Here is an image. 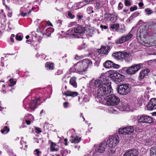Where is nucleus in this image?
I'll use <instances>...</instances> for the list:
<instances>
[{
    "mask_svg": "<svg viewBox=\"0 0 156 156\" xmlns=\"http://www.w3.org/2000/svg\"><path fill=\"white\" fill-rule=\"evenodd\" d=\"M94 83V86L93 89L96 87L98 88L97 92L98 95L99 96H104L106 94L111 93L112 91V89L111 86V83L108 80L103 77L99 80H97L94 82L93 80L90 82V88L92 87L91 83Z\"/></svg>",
    "mask_w": 156,
    "mask_h": 156,
    "instance_id": "nucleus-1",
    "label": "nucleus"
},
{
    "mask_svg": "<svg viewBox=\"0 0 156 156\" xmlns=\"http://www.w3.org/2000/svg\"><path fill=\"white\" fill-rule=\"evenodd\" d=\"M104 98L107 105L114 106L118 105L119 102V98L114 95H110L105 96Z\"/></svg>",
    "mask_w": 156,
    "mask_h": 156,
    "instance_id": "nucleus-2",
    "label": "nucleus"
},
{
    "mask_svg": "<svg viewBox=\"0 0 156 156\" xmlns=\"http://www.w3.org/2000/svg\"><path fill=\"white\" fill-rule=\"evenodd\" d=\"M105 141L108 147L111 148H114L119 142V137L117 135L111 136Z\"/></svg>",
    "mask_w": 156,
    "mask_h": 156,
    "instance_id": "nucleus-3",
    "label": "nucleus"
},
{
    "mask_svg": "<svg viewBox=\"0 0 156 156\" xmlns=\"http://www.w3.org/2000/svg\"><path fill=\"white\" fill-rule=\"evenodd\" d=\"M79 63L80 66L79 74H82L83 72L86 71L88 66H91L92 62L89 59H85L79 62Z\"/></svg>",
    "mask_w": 156,
    "mask_h": 156,
    "instance_id": "nucleus-4",
    "label": "nucleus"
},
{
    "mask_svg": "<svg viewBox=\"0 0 156 156\" xmlns=\"http://www.w3.org/2000/svg\"><path fill=\"white\" fill-rule=\"evenodd\" d=\"M130 91L129 85L127 84H123L118 85V92L120 94L126 95Z\"/></svg>",
    "mask_w": 156,
    "mask_h": 156,
    "instance_id": "nucleus-5",
    "label": "nucleus"
},
{
    "mask_svg": "<svg viewBox=\"0 0 156 156\" xmlns=\"http://www.w3.org/2000/svg\"><path fill=\"white\" fill-rule=\"evenodd\" d=\"M142 67V64H141L135 65L128 67L126 70V72L129 74H134L139 70Z\"/></svg>",
    "mask_w": 156,
    "mask_h": 156,
    "instance_id": "nucleus-6",
    "label": "nucleus"
},
{
    "mask_svg": "<svg viewBox=\"0 0 156 156\" xmlns=\"http://www.w3.org/2000/svg\"><path fill=\"white\" fill-rule=\"evenodd\" d=\"M133 34L129 33L127 34L124 35L115 41V43L117 44H122L129 40L132 37Z\"/></svg>",
    "mask_w": 156,
    "mask_h": 156,
    "instance_id": "nucleus-7",
    "label": "nucleus"
},
{
    "mask_svg": "<svg viewBox=\"0 0 156 156\" xmlns=\"http://www.w3.org/2000/svg\"><path fill=\"white\" fill-rule=\"evenodd\" d=\"M134 129L132 126H128L124 128H121L119 129V134L123 135L130 134L133 133Z\"/></svg>",
    "mask_w": 156,
    "mask_h": 156,
    "instance_id": "nucleus-8",
    "label": "nucleus"
},
{
    "mask_svg": "<svg viewBox=\"0 0 156 156\" xmlns=\"http://www.w3.org/2000/svg\"><path fill=\"white\" fill-rule=\"evenodd\" d=\"M154 122L152 118L147 115H143L140 116L138 120V123L143 122L148 123H151Z\"/></svg>",
    "mask_w": 156,
    "mask_h": 156,
    "instance_id": "nucleus-9",
    "label": "nucleus"
},
{
    "mask_svg": "<svg viewBox=\"0 0 156 156\" xmlns=\"http://www.w3.org/2000/svg\"><path fill=\"white\" fill-rule=\"evenodd\" d=\"M112 56L114 58L117 60H122L123 59L126 60L127 57L128 56L126 55V53H123L122 52L119 51L114 53L112 54Z\"/></svg>",
    "mask_w": 156,
    "mask_h": 156,
    "instance_id": "nucleus-10",
    "label": "nucleus"
},
{
    "mask_svg": "<svg viewBox=\"0 0 156 156\" xmlns=\"http://www.w3.org/2000/svg\"><path fill=\"white\" fill-rule=\"evenodd\" d=\"M156 109V98L151 99L146 107V109L152 110Z\"/></svg>",
    "mask_w": 156,
    "mask_h": 156,
    "instance_id": "nucleus-11",
    "label": "nucleus"
},
{
    "mask_svg": "<svg viewBox=\"0 0 156 156\" xmlns=\"http://www.w3.org/2000/svg\"><path fill=\"white\" fill-rule=\"evenodd\" d=\"M104 67L106 68H110L113 67L116 69L119 68L120 66L118 64H116L111 61L107 60L103 64Z\"/></svg>",
    "mask_w": 156,
    "mask_h": 156,
    "instance_id": "nucleus-12",
    "label": "nucleus"
},
{
    "mask_svg": "<svg viewBox=\"0 0 156 156\" xmlns=\"http://www.w3.org/2000/svg\"><path fill=\"white\" fill-rule=\"evenodd\" d=\"M111 77H114L116 79L120 80L121 81L124 78V76L119 73L116 72L114 70H110L109 71Z\"/></svg>",
    "mask_w": 156,
    "mask_h": 156,
    "instance_id": "nucleus-13",
    "label": "nucleus"
},
{
    "mask_svg": "<svg viewBox=\"0 0 156 156\" xmlns=\"http://www.w3.org/2000/svg\"><path fill=\"white\" fill-rule=\"evenodd\" d=\"M106 145L107 144L104 140L103 142L98 144L97 148L96 149L95 152L100 153H103L105 151Z\"/></svg>",
    "mask_w": 156,
    "mask_h": 156,
    "instance_id": "nucleus-14",
    "label": "nucleus"
},
{
    "mask_svg": "<svg viewBox=\"0 0 156 156\" xmlns=\"http://www.w3.org/2000/svg\"><path fill=\"white\" fill-rule=\"evenodd\" d=\"M139 153L137 149H131L126 151L124 154L123 156H138Z\"/></svg>",
    "mask_w": 156,
    "mask_h": 156,
    "instance_id": "nucleus-15",
    "label": "nucleus"
},
{
    "mask_svg": "<svg viewBox=\"0 0 156 156\" xmlns=\"http://www.w3.org/2000/svg\"><path fill=\"white\" fill-rule=\"evenodd\" d=\"M68 34L73 36L74 37H78V29L77 27H74L72 29H69L67 32Z\"/></svg>",
    "mask_w": 156,
    "mask_h": 156,
    "instance_id": "nucleus-16",
    "label": "nucleus"
},
{
    "mask_svg": "<svg viewBox=\"0 0 156 156\" xmlns=\"http://www.w3.org/2000/svg\"><path fill=\"white\" fill-rule=\"evenodd\" d=\"M149 72V70L147 69L141 70L139 73L138 78V80L140 81L142 80L145 76L148 75Z\"/></svg>",
    "mask_w": 156,
    "mask_h": 156,
    "instance_id": "nucleus-17",
    "label": "nucleus"
},
{
    "mask_svg": "<svg viewBox=\"0 0 156 156\" xmlns=\"http://www.w3.org/2000/svg\"><path fill=\"white\" fill-rule=\"evenodd\" d=\"M40 100V98H34L32 99L29 105L30 108L31 109H34L36 108L37 102Z\"/></svg>",
    "mask_w": 156,
    "mask_h": 156,
    "instance_id": "nucleus-18",
    "label": "nucleus"
},
{
    "mask_svg": "<svg viewBox=\"0 0 156 156\" xmlns=\"http://www.w3.org/2000/svg\"><path fill=\"white\" fill-rule=\"evenodd\" d=\"M68 96H71L73 97L76 96L78 95V93L76 92H72L71 91H68L63 94Z\"/></svg>",
    "mask_w": 156,
    "mask_h": 156,
    "instance_id": "nucleus-19",
    "label": "nucleus"
},
{
    "mask_svg": "<svg viewBox=\"0 0 156 156\" xmlns=\"http://www.w3.org/2000/svg\"><path fill=\"white\" fill-rule=\"evenodd\" d=\"M76 78L74 77L71 78L70 80L69 83L75 87H77V83L76 82Z\"/></svg>",
    "mask_w": 156,
    "mask_h": 156,
    "instance_id": "nucleus-20",
    "label": "nucleus"
},
{
    "mask_svg": "<svg viewBox=\"0 0 156 156\" xmlns=\"http://www.w3.org/2000/svg\"><path fill=\"white\" fill-rule=\"evenodd\" d=\"M58 146L56 144L51 142L50 145V150L51 151H57L58 150Z\"/></svg>",
    "mask_w": 156,
    "mask_h": 156,
    "instance_id": "nucleus-21",
    "label": "nucleus"
},
{
    "mask_svg": "<svg viewBox=\"0 0 156 156\" xmlns=\"http://www.w3.org/2000/svg\"><path fill=\"white\" fill-rule=\"evenodd\" d=\"M108 51V48L107 46H102L100 50V53L101 54H106Z\"/></svg>",
    "mask_w": 156,
    "mask_h": 156,
    "instance_id": "nucleus-22",
    "label": "nucleus"
},
{
    "mask_svg": "<svg viewBox=\"0 0 156 156\" xmlns=\"http://www.w3.org/2000/svg\"><path fill=\"white\" fill-rule=\"evenodd\" d=\"M28 116L29 117V118H27V115H26V116L25 117V121L26 124L28 125H29L31 123V121L30 120V119L31 118H33L34 119L33 117L32 116L31 114H28Z\"/></svg>",
    "mask_w": 156,
    "mask_h": 156,
    "instance_id": "nucleus-23",
    "label": "nucleus"
},
{
    "mask_svg": "<svg viewBox=\"0 0 156 156\" xmlns=\"http://www.w3.org/2000/svg\"><path fill=\"white\" fill-rule=\"evenodd\" d=\"M151 156H156V146H153L150 149Z\"/></svg>",
    "mask_w": 156,
    "mask_h": 156,
    "instance_id": "nucleus-24",
    "label": "nucleus"
},
{
    "mask_svg": "<svg viewBox=\"0 0 156 156\" xmlns=\"http://www.w3.org/2000/svg\"><path fill=\"white\" fill-rule=\"evenodd\" d=\"M115 149L114 148H111L108 151V154L109 156H113L115 154Z\"/></svg>",
    "mask_w": 156,
    "mask_h": 156,
    "instance_id": "nucleus-25",
    "label": "nucleus"
},
{
    "mask_svg": "<svg viewBox=\"0 0 156 156\" xmlns=\"http://www.w3.org/2000/svg\"><path fill=\"white\" fill-rule=\"evenodd\" d=\"M110 27L112 29H114L116 31H118V29L119 27V24L118 23L111 24L110 25Z\"/></svg>",
    "mask_w": 156,
    "mask_h": 156,
    "instance_id": "nucleus-26",
    "label": "nucleus"
},
{
    "mask_svg": "<svg viewBox=\"0 0 156 156\" xmlns=\"http://www.w3.org/2000/svg\"><path fill=\"white\" fill-rule=\"evenodd\" d=\"M46 67L48 68L50 70H52L54 69V64L50 62H47L45 64Z\"/></svg>",
    "mask_w": 156,
    "mask_h": 156,
    "instance_id": "nucleus-27",
    "label": "nucleus"
},
{
    "mask_svg": "<svg viewBox=\"0 0 156 156\" xmlns=\"http://www.w3.org/2000/svg\"><path fill=\"white\" fill-rule=\"evenodd\" d=\"M41 154V152L37 149H35L34 151V154L36 156H40Z\"/></svg>",
    "mask_w": 156,
    "mask_h": 156,
    "instance_id": "nucleus-28",
    "label": "nucleus"
},
{
    "mask_svg": "<svg viewBox=\"0 0 156 156\" xmlns=\"http://www.w3.org/2000/svg\"><path fill=\"white\" fill-rule=\"evenodd\" d=\"M71 141L72 143H74L75 144L77 143H78V137L76 136V137H74L73 136H72Z\"/></svg>",
    "mask_w": 156,
    "mask_h": 156,
    "instance_id": "nucleus-29",
    "label": "nucleus"
},
{
    "mask_svg": "<svg viewBox=\"0 0 156 156\" xmlns=\"http://www.w3.org/2000/svg\"><path fill=\"white\" fill-rule=\"evenodd\" d=\"M85 30V27L79 26V34H83L84 33Z\"/></svg>",
    "mask_w": 156,
    "mask_h": 156,
    "instance_id": "nucleus-30",
    "label": "nucleus"
},
{
    "mask_svg": "<svg viewBox=\"0 0 156 156\" xmlns=\"http://www.w3.org/2000/svg\"><path fill=\"white\" fill-rule=\"evenodd\" d=\"M23 37L22 35L21 34H18L16 35V38L17 40L21 41Z\"/></svg>",
    "mask_w": 156,
    "mask_h": 156,
    "instance_id": "nucleus-31",
    "label": "nucleus"
},
{
    "mask_svg": "<svg viewBox=\"0 0 156 156\" xmlns=\"http://www.w3.org/2000/svg\"><path fill=\"white\" fill-rule=\"evenodd\" d=\"M70 151H68L67 150H65L63 151H61V153L62 156H65L67 155L68 153H70Z\"/></svg>",
    "mask_w": 156,
    "mask_h": 156,
    "instance_id": "nucleus-32",
    "label": "nucleus"
},
{
    "mask_svg": "<svg viewBox=\"0 0 156 156\" xmlns=\"http://www.w3.org/2000/svg\"><path fill=\"white\" fill-rule=\"evenodd\" d=\"M52 30V29L51 28H48L46 29L44 33L45 35L49 36L51 34V30Z\"/></svg>",
    "mask_w": 156,
    "mask_h": 156,
    "instance_id": "nucleus-33",
    "label": "nucleus"
},
{
    "mask_svg": "<svg viewBox=\"0 0 156 156\" xmlns=\"http://www.w3.org/2000/svg\"><path fill=\"white\" fill-rule=\"evenodd\" d=\"M9 129L8 128L7 126H5L4 129L1 130V132L2 133H7L9 132Z\"/></svg>",
    "mask_w": 156,
    "mask_h": 156,
    "instance_id": "nucleus-34",
    "label": "nucleus"
},
{
    "mask_svg": "<svg viewBox=\"0 0 156 156\" xmlns=\"http://www.w3.org/2000/svg\"><path fill=\"white\" fill-rule=\"evenodd\" d=\"M141 44L145 46H147V47H151V46H152L153 45V44H151L150 43H148V42H145V41H143V42L142 43H141Z\"/></svg>",
    "mask_w": 156,
    "mask_h": 156,
    "instance_id": "nucleus-35",
    "label": "nucleus"
},
{
    "mask_svg": "<svg viewBox=\"0 0 156 156\" xmlns=\"http://www.w3.org/2000/svg\"><path fill=\"white\" fill-rule=\"evenodd\" d=\"M145 11L146 12V14L148 15H150L153 12V11L149 8L146 9Z\"/></svg>",
    "mask_w": 156,
    "mask_h": 156,
    "instance_id": "nucleus-36",
    "label": "nucleus"
},
{
    "mask_svg": "<svg viewBox=\"0 0 156 156\" xmlns=\"http://www.w3.org/2000/svg\"><path fill=\"white\" fill-rule=\"evenodd\" d=\"M125 31V27L123 25L121 26V27L120 29L119 30V33H122Z\"/></svg>",
    "mask_w": 156,
    "mask_h": 156,
    "instance_id": "nucleus-37",
    "label": "nucleus"
},
{
    "mask_svg": "<svg viewBox=\"0 0 156 156\" xmlns=\"http://www.w3.org/2000/svg\"><path fill=\"white\" fill-rule=\"evenodd\" d=\"M125 5L126 6H130L131 5V3L130 0H125Z\"/></svg>",
    "mask_w": 156,
    "mask_h": 156,
    "instance_id": "nucleus-38",
    "label": "nucleus"
},
{
    "mask_svg": "<svg viewBox=\"0 0 156 156\" xmlns=\"http://www.w3.org/2000/svg\"><path fill=\"white\" fill-rule=\"evenodd\" d=\"M87 12L88 13L90 14L94 12L92 8L91 7H88L87 9Z\"/></svg>",
    "mask_w": 156,
    "mask_h": 156,
    "instance_id": "nucleus-39",
    "label": "nucleus"
},
{
    "mask_svg": "<svg viewBox=\"0 0 156 156\" xmlns=\"http://www.w3.org/2000/svg\"><path fill=\"white\" fill-rule=\"evenodd\" d=\"M114 17H112L110 19V20L111 21H116L117 19V16H115L114 15Z\"/></svg>",
    "mask_w": 156,
    "mask_h": 156,
    "instance_id": "nucleus-40",
    "label": "nucleus"
},
{
    "mask_svg": "<svg viewBox=\"0 0 156 156\" xmlns=\"http://www.w3.org/2000/svg\"><path fill=\"white\" fill-rule=\"evenodd\" d=\"M20 14H18V16L19 17L20 16H22L23 17H24V16H26L27 14V13H26V12L23 13V12H22L21 11H20Z\"/></svg>",
    "mask_w": 156,
    "mask_h": 156,
    "instance_id": "nucleus-41",
    "label": "nucleus"
},
{
    "mask_svg": "<svg viewBox=\"0 0 156 156\" xmlns=\"http://www.w3.org/2000/svg\"><path fill=\"white\" fill-rule=\"evenodd\" d=\"M68 15L71 19H73L74 17V16L69 12H68Z\"/></svg>",
    "mask_w": 156,
    "mask_h": 156,
    "instance_id": "nucleus-42",
    "label": "nucleus"
},
{
    "mask_svg": "<svg viewBox=\"0 0 156 156\" xmlns=\"http://www.w3.org/2000/svg\"><path fill=\"white\" fill-rule=\"evenodd\" d=\"M123 6V4H122V3L121 2H120L119 3L118 6V9L119 10H120V9H122Z\"/></svg>",
    "mask_w": 156,
    "mask_h": 156,
    "instance_id": "nucleus-43",
    "label": "nucleus"
},
{
    "mask_svg": "<svg viewBox=\"0 0 156 156\" xmlns=\"http://www.w3.org/2000/svg\"><path fill=\"white\" fill-rule=\"evenodd\" d=\"M9 81L12 84H13V85L16 84V82L15 81H14L13 79H9Z\"/></svg>",
    "mask_w": 156,
    "mask_h": 156,
    "instance_id": "nucleus-44",
    "label": "nucleus"
},
{
    "mask_svg": "<svg viewBox=\"0 0 156 156\" xmlns=\"http://www.w3.org/2000/svg\"><path fill=\"white\" fill-rule=\"evenodd\" d=\"M137 9V7L136 6H135L134 7H130V10L131 11H133Z\"/></svg>",
    "mask_w": 156,
    "mask_h": 156,
    "instance_id": "nucleus-45",
    "label": "nucleus"
},
{
    "mask_svg": "<svg viewBox=\"0 0 156 156\" xmlns=\"http://www.w3.org/2000/svg\"><path fill=\"white\" fill-rule=\"evenodd\" d=\"M105 17L107 18V19H109L111 16V14H105Z\"/></svg>",
    "mask_w": 156,
    "mask_h": 156,
    "instance_id": "nucleus-46",
    "label": "nucleus"
},
{
    "mask_svg": "<svg viewBox=\"0 0 156 156\" xmlns=\"http://www.w3.org/2000/svg\"><path fill=\"white\" fill-rule=\"evenodd\" d=\"M36 130L37 131V133H40L41 132V130L40 129V128H35Z\"/></svg>",
    "mask_w": 156,
    "mask_h": 156,
    "instance_id": "nucleus-47",
    "label": "nucleus"
},
{
    "mask_svg": "<svg viewBox=\"0 0 156 156\" xmlns=\"http://www.w3.org/2000/svg\"><path fill=\"white\" fill-rule=\"evenodd\" d=\"M137 16V13L135 12L133 14H132L131 16L129 17V18L130 19L132 18H133L136 16Z\"/></svg>",
    "mask_w": 156,
    "mask_h": 156,
    "instance_id": "nucleus-48",
    "label": "nucleus"
},
{
    "mask_svg": "<svg viewBox=\"0 0 156 156\" xmlns=\"http://www.w3.org/2000/svg\"><path fill=\"white\" fill-rule=\"evenodd\" d=\"M67 141L68 140L67 139L65 138L63 139V141L64 142V144L65 145H68L67 143Z\"/></svg>",
    "mask_w": 156,
    "mask_h": 156,
    "instance_id": "nucleus-49",
    "label": "nucleus"
},
{
    "mask_svg": "<svg viewBox=\"0 0 156 156\" xmlns=\"http://www.w3.org/2000/svg\"><path fill=\"white\" fill-rule=\"evenodd\" d=\"M10 11H11V12H8V16L9 17H11L12 15V12L11 10Z\"/></svg>",
    "mask_w": 156,
    "mask_h": 156,
    "instance_id": "nucleus-50",
    "label": "nucleus"
},
{
    "mask_svg": "<svg viewBox=\"0 0 156 156\" xmlns=\"http://www.w3.org/2000/svg\"><path fill=\"white\" fill-rule=\"evenodd\" d=\"M100 27L101 29H106L107 28V27L106 26L103 25H101L100 26Z\"/></svg>",
    "mask_w": 156,
    "mask_h": 156,
    "instance_id": "nucleus-51",
    "label": "nucleus"
},
{
    "mask_svg": "<svg viewBox=\"0 0 156 156\" xmlns=\"http://www.w3.org/2000/svg\"><path fill=\"white\" fill-rule=\"evenodd\" d=\"M68 102H65L63 103L64 106L65 108H67L68 106Z\"/></svg>",
    "mask_w": 156,
    "mask_h": 156,
    "instance_id": "nucleus-52",
    "label": "nucleus"
},
{
    "mask_svg": "<svg viewBox=\"0 0 156 156\" xmlns=\"http://www.w3.org/2000/svg\"><path fill=\"white\" fill-rule=\"evenodd\" d=\"M47 24L48 26H53L52 24L49 21H48L47 22Z\"/></svg>",
    "mask_w": 156,
    "mask_h": 156,
    "instance_id": "nucleus-53",
    "label": "nucleus"
},
{
    "mask_svg": "<svg viewBox=\"0 0 156 156\" xmlns=\"http://www.w3.org/2000/svg\"><path fill=\"white\" fill-rule=\"evenodd\" d=\"M3 4L4 5H5V8L9 10V11H10L11 10V9H10L9 7L8 6H7V5H6L5 4H4V3H3Z\"/></svg>",
    "mask_w": 156,
    "mask_h": 156,
    "instance_id": "nucleus-54",
    "label": "nucleus"
},
{
    "mask_svg": "<svg viewBox=\"0 0 156 156\" xmlns=\"http://www.w3.org/2000/svg\"><path fill=\"white\" fill-rule=\"evenodd\" d=\"M138 5L140 7H142L144 5L143 3L140 2L138 3Z\"/></svg>",
    "mask_w": 156,
    "mask_h": 156,
    "instance_id": "nucleus-55",
    "label": "nucleus"
},
{
    "mask_svg": "<svg viewBox=\"0 0 156 156\" xmlns=\"http://www.w3.org/2000/svg\"><path fill=\"white\" fill-rule=\"evenodd\" d=\"M83 119V121H85V118H84V117L83 116L82 114H81L80 115V119Z\"/></svg>",
    "mask_w": 156,
    "mask_h": 156,
    "instance_id": "nucleus-56",
    "label": "nucleus"
},
{
    "mask_svg": "<svg viewBox=\"0 0 156 156\" xmlns=\"http://www.w3.org/2000/svg\"><path fill=\"white\" fill-rule=\"evenodd\" d=\"M83 17V16H82L79 15V21Z\"/></svg>",
    "mask_w": 156,
    "mask_h": 156,
    "instance_id": "nucleus-57",
    "label": "nucleus"
},
{
    "mask_svg": "<svg viewBox=\"0 0 156 156\" xmlns=\"http://www.w3.org/2000/svg\"><path fill=\"white\" fill-rule=\"evenodd\" d=\"M58 73H58V74H60V73H62V71L61 70H58Z\"/></svg>",
    "mask_w": 156,
    "mask_h": 156,
    "instance_id": "nucleus-58",
    "label": "nucleus"
},
{
    "mask_svg": "<svg viewBox=\"0 0 156 156\" xmlns=\"http://www.w3.org/2000/svg\"><path fill=\"white\" fill-rule=\"evenodd\" d=\"M10 40H11V41L12 42V43H13L14 41L12 37H10Z\"/></svg>",
    "mask_w": 156,
    "mask_h": 156,
    "instance_id": "nucleus-59",
    "label": "nucleus"
},
{
    "mask_svg": "<svg viewBox=\"0 0 156 156\" xmlns=\"http://www.w3.org/2000/svg\"><path fill=\"white\" fill-rule=\"evenodd\" d=\"M26 42L28 44H30V40H27L26 41Z\"/></svg>",
    "mask_w": 156,
    "mask_h": 156,
    "instance_id": "nucleus-60",
    "label": "nucleus"
},
{
    "mask_svg": "<svg viewBox=\"0 0 156 156\" xmlns=\"http://www.w3.org/2000/svg\"><path fill=\"white\" fill-rule=\"evenodd\" d=\"M1 15H2L5 18H6V16L5 15V13H4L2 14Z\"/></svg>",
    "mask_w": 156,
    "mask_h": 156,
    "instance_id": "nucleus-61",
    "label": "nucleus"
},
{
    "mask_svg": "<svg viewBox=\"0 0 156 156\" xmlns=\"http://www.w3.org/2000/svg\"><path fill=\"white\" fill-rule=\"evenodd\" d=\"M123 11L124 12H128V9H123Z\"/></svg>",
    "mask_w": 156,
    "mask_h": 156,
    "instance_id": "nucleus-62",
    "label": "nucleus"
},
{
    "mask_svg": "<svg viewBox=\"0 0 156 156\" xmlns=\"http://www.w3.org/2000/svg\"><path fill=\"white\" fill-rule=\"evenodd\" d=\"M96 5L98 6V7H100V3H96Z\"/></svg>",
    "mask_w": 156,
    "mask_h": 156,
    "instance_id": "nucleus-63",
    "label": "nucleus"
},
{
    "mask_svg": "<svg viewBox=\"0 0 156 156\" xmlns=\"http://www.w3.org/2000/svg\"><path fill=\"white\" fill-rule=\"evenodd\" d=\"M152 115L156 116V112L153 113Z\"/></svg>",
    "mask_w": 156,
    "mask_h": 156,
    "instance_id": "nucleus-64",
    "label": "nucleus"
}]
</instances>
